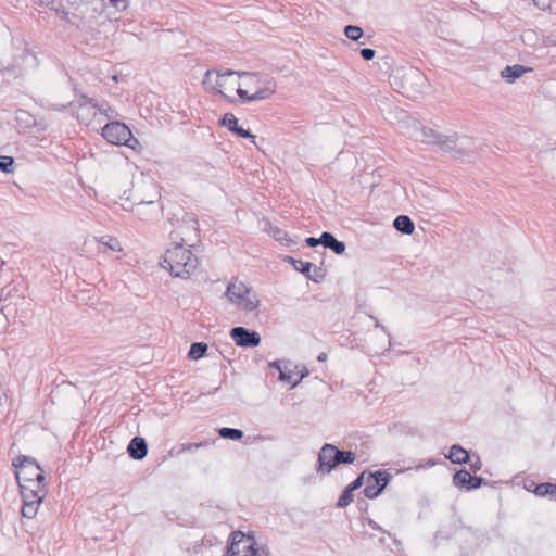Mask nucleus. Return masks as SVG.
Segmentation results:
<instances>
[{
	"label": "nucleus",
	"mask_w": 556,
	"mask_h": 556,
	"mask_svg": "<svg viewBox=\"0 0 556 556\" xmlns=\"http://www.w3.org/2000/svg\"><path fill=\"white\" fill-rule=\"evenodd\" d=\"M356 459L353 451L340 450L333 444L325 443L317 458L316 471L320 475H329L339 465H350Z\"/></svg>",
	"instance_id": "obj_3"
},
{
	"label": "nucleus",
	"mask_w": 556,
	"mask_h": 556,
	"mask_svg": "<svg viewBox=\"0 0 556 556\" xmlns=\"http://www.w3.org/2000/svg\"><path fill=\"white\" fill-rule=\"evenodd\" d=\"M97 114V110L85 111V118L79 119L80 122L88 123L91 117H94Z\"/></svg>",
	"instance_id": "obj_40"
},
{
	"label": "nucleus",
	"mask_w": 556,
	"mask_h": 556,
	"mask_svg": "<svg viewBox=\"0 0 556 556\" xmlns=\"http://www.w3.org/2000/svg\"><path fill=\"white\" fill-rule=\"evenodd\" d=\"M422 138L419 141H422L426 144H440V138L438 135L433 132L432 129H422L421 131Z\"/></svg>",
	"instance_id": "obj_33"
},
{
	"label": "nucleus",
	"mask_w": 556,
	"mask_h": 556,
	"mask_svg": "<svg viewBox=\"0 0 556 556\" xmlns=\"http://www.w3.org/2000/svg\"><path fill=\"white\" fill-rule=\"evenodd\" d=\"M447 458L454 464H465L469 459V453L459 445L450 448Z\"/></svg>",
	"instance_id": "obj_18"
},
{
	"label": "nucleus",
	"mask_w": 556,
	"mask_h": 556,
	"mask_svg": "<svg viewBox=\"0 0 556 556\" xmlns=\"http://www.w3.org/2000/svg\"><path fill=\"white\" fill-rule=\"evenodd\" d=\"M359 53L365 61H371L376 55V51L371 48H363Z\"/></svg>",
	"instance_id": "obj_36"
},
{
	"label": "nucleus",
	"mask_w": 556,
	"mask_h": 556,
	"mask_svg": "<svg viewBox=\"0 0 556 556\" xmlns=\"http://www.w3.org/2000/svg\"><path fill=\"white\" fill-rule=\"evenodd\" d=\"M274 93H275V89L269 86H265L264 88L256 90L252 94H250L248 92V90H245V89H242V88L237 89V94L240 98L241 102H243V103L266 100Z\"/></svg>",
	"instance_id": "obj_14"
},
{
	"label": "nucleus",
	"mask_w": 556,
	"mask_h": 556,
	"mask_svg": "<svg viewBox=\"0 0 556 556\" xmlns=\"http://www.w3.org/2000/svg\"><path fill=\"white\" fill-rule=\"evenodd\" d=\"M453 483L459 489L473 490L481 485L482 478L475 477L467 470L462 469L454 475Z\"/></svg>",
	"instance_id": "obj_13"
},
{
	"label": "nucleus",
	"mask_w": 556,
	"mask_h": 556,
	"mask_svg": "<svg viewBox=\"0 0 556 556\" xmlns=\"http://www.w3.org/2000/svg\"><path fill=\"white\" fill-rule=\"evenodd\" d=\"M270 366L278 369L279 380L289 383L291 389L300 383V379H292V372L290 370H287V366L282 368L279 362H275Z\"/></svg>",
	"instance_id": "obj_23"
},
{
	"label": "nucleus",
	"mask_w": 556,
	"mask_h": 556,
	"mask_svg": "<svg viewBox=\"0 0 556 556\" xmlns=\"http://www.w3.org/2000/svg\"><path fill=\"white\" fill-rule=\"evenodd\" d=\"M379 543L384 544V543H386V536H381V538L379 539Z\"/></svg>",
	"instance_id": "obj_46"
},
{
	"label": "nucleus",
	"mask_w": 556,
	"mask_h": 556,
	"mask_svg": "<svg viewBox=\"0 0 556 556\" xmlns=\"http://www.w3.org/2000/svg\"><path fill=\"white\" fill-rule=\"evenodd\" d=\"M15 169V160L13 156L0 155V170L5 174H12Z\"/></svg>",
	"instance_id": "obj_29"
},
{
	"label": "nucleus",
	"mask_w": 556,
	"mask_h": 556,
	"mask_svg": "<svg viewBox=\"0 0 556 556\" xmlns=\"http://www.w3.org/2000/svg\"><path fill=\"white\" fill-rule=\"evenodd\" d=\"M391 479L392 476L387 470L379 469L369 473L366 478V486L363 490L364 495L370 500L378 497Z\"/></svg>",
	"instance_id": "obj_9"
},
{
	"label": "nucleus",
	"mask_w": 556,
	"mask_h": 556,
	"mask_svg": "<svg viewBox=\"0 0 556 556\" xmlns=\"http://www.w3.org/2000/svg\"><path fill=\"white\" fill-rule=\"evenodd\" d=\"M101 135L109 143L116 146L134 148L131 142L138 143V140L132 136L130 129L121 122H110L105 124Z\"/></svg>",
	"instance_id": "obj_5"
},
{
	"label": "nucleus",
	"mask_w": 556,
	"mask_h": 556,
	"mask_svg": "<svg viewBox=\"0 0 556 556\" xmlns=\"http://www.w3.org/2000/svg\"><path fill=\"white\" fill-rule=\"evenodd\" d=\"M267 225L269 226V233L270 236L278 242L290 247L291 244H294L295 242L289 238L288 232L279 227L273 226L269 222H267Z\"/></svg>",
	"instance_id": "obj_20"
},
{
	"label": "nucleus",
	"mask_w": 556,
	"mask_h": 556,
	"mask_svg": "<svg viewBox=\"0 0 556 556\" xmlns=\"http://www.w3.org/2000/svg\"><path fill=\"white\" fill-rule=\"evenodd\" d=\"M161 198L159 191H154L153 195L149 199L136 193L134 195L135 203L130 211L141 220H151L159 216L161 207L157 200Z\"/></svg>",
	"instance_id": "obj_7"
},
{
	"label": "nucleus",
	"mask_w": 556,
	"mask_h": 556,
	"mask_svg": "<svg viewBox=\"0 0 556 556\" xmlns=\"http://www.w3.org/2000/svg\"><path fill=\"white\" fill-rule=\"evenodd\" d=\"M12 465L15 468V477L17 481L45 477L43 469L31 456L18 455L13 459Z\"/></svg>",
	"instance_id": "obj_8"
},
{
	"label": "nucleus",
	"mask_w": 556,
	"mask_h": 556,
	"mask_svg": "<svg viewBox=\"0 0 556 556\" xmlns=\"http://www.w3.org/2000/svg\"><path fill=\"white\" fill-rule=\"evenodd\" d=\"M215 73L213 72V77L211 78V83H214Z\"/></svg>",
	"instance_id": "obj_47"
},
{
	"label": "nucleus",
	"mask_w": 556,
	"mask_h": 556,
	"mask_svg": "<svg viewBox=\"0 0 556 556\" xmlns=\"http://www.w3.org/2000/svg\"><path fill=\"white\" fill-rule=\"evenodd\" d=\"M307 375H308V370H307V369H304V371H301V375H300V377H299L298 379H300V381H301V380H302L304 377H306Z\"/></svg>",
	"instance_id": "obj_44"
},
{
	"label": "nucleus",
	"mask_w": 556,
	"mask_h": 556,
	"mask_svg": "<svg viewBox=\"0 0 556 556\" xmlns=\"http://www.w3.org/2000/svg\"><path fill=\"white\" fill-rule=\"evenodd\" d=\"M393 227L403 235H412L415 231V224L407 215H399L393 220Z\"/></svg>",
	"instance_id": "obj_17"
},
{
	"label": "nucleus",
	"mask_w": 556,
	"mask_h": 556,
	"mask_svg": "<svg viewBox=\"0 0 556 556\" xmlns=\"http://www.w3.org/2000/svg\"><path fill=\"white\" fill-rule=\"evenodd\" d=\"M208 345L204 342H194L191 344L188 352V358L198 361L202 358L207 352Z\"/></svg>",
	"instance_id": "obj_26"
},
{
	"label": "nucleus",
	"mask_w": 556,
	"mask_h": 556,
	"mask_svg": "<svg viewBox=\"0 0 556 556\" xmlns=\"http://www.w3.org/2000/svg\"><path fill=\"white\" fill-rule=\"evenodd\" d=\"M127 452L132 459L141 460L148 454V444L143 438L135 437L130 440Z\"/></svg>",
	"instance_id": "obj_15"
},
{
	"label": "nucleus",
	"mask_w": 556,
	"mask_h": 556,
	"mask_svg": "<svg viewBox=\"0 0 556 556\" xmlns=\"http://www.w3.org/2000/svg\"><path fill=\"white\" fill-rule=\"evenodd\" d=\"M109 2L119 11H124L128 7L127 0H109Z\"/></svg>",
	"instance_id": "obj_38"
},
{
	"label": "nucleus",
	"mask_w": 556,
	"mask_h": 556,
	"mask_svg": "<svg viewBox=\"0 0 556 556\" xmlns=\"http://www.w3.org/2000/svg\"><path fill=\"white\" fill-rule=\"evenodd\" d=\"M23 505L21 508L24 518L31 519L37 515L38 508L47 495L45 477L17 481Z\"/></svg>",
	"instance_id": "obj_2"
},
{
	"label": "nucleus",
	"mask_w": 556,
	"mask_h": 556,
	"mask_svg": "<svg viewBox=\"0 0 556 556\" xmlns=\"http://www.w3.org/2000/svg\"><path fill=\"white\" fill-rule=\"evenodd\" d=\"M217 431L220 438L232 441H239L244 435L242 430L236 428L223 427L219 428Z\"/></svg>",
	"instance_id": "obj_27"
},
{
	"label": "nucleus",
	"mask_w": 556,
	"mask_h": 556,
	"mask_svg": "<svg viewBox=\"0 0 556 556\" xmlns=\"http://www.w3.org/2000/svg\"><path fill=\"white\" fill-rule=\"evenodd\" d=\"M172 238H179L180 242H175L166 250L161 265L174 277L188 278L198 267L199 260L185 247V239L180 237V232H172Z\"/></svg>",
	"instance_id": "obj_1"
},
{
	"label": "nucleus",
	"mask_w": 556,
	"mask_h": 556,
	"mask_svg": "<svg viewBox=\"0 0 556 556\" xmlns=\"http://www.w3.org/2000/svg\"><path fill=\"white\" fill-rule=\"evenodd\" d=\"M232 134L237 135L239 138H248V139H251L252 142L255 144V136L249 130V129H244L242 128L241 126H237Z\"/></svg>",
	"instance_id": "obj_35"
},
{
	"label": "nucleus",
	"mask_w": 556,
	"mask_h": 556,
	"mask_svg": "<svg viewBox=\"0 0 556 556\" xmlns=\"http://www.w3.org/2000/svg\"><path fill=\"white\" fill-rule=\"evenodd\" d=\"M387 534H388L389 539H391V540H392L393 544H394L396 547H399V548H400V547H401V541H400V540H397L396 538L392 536V534H391V533H387Z\"/></svg>",
	"instance_id": "obj_42"
},
{
	"label": "nucleus",
	"mask_w": 556,
	"mask_h": 556,
	"mask_svg": "<svg viewBox=\"0 0 556 556\" xmlns=\"http://www.w3.org/2000/svg\"><path fill=\"white\" fill-rule=\"evenodd\" d=\"M343 33L346 38H349L352 41L359 42L361 45H365L366 41H361L362 38H364V31L359 26L356 25H346L343 29Z\"/></svg>",
	"instance_id": "obj_25"
},
{
	"label": "nucleus",
	"mask_w": 556,
	"mask_h": 556,
	"mask_svg": "<svg viewBox=\"0 0 556 556\" xmlns=\"http://www.w3.org/2000/svg\"><path fill=\"white\" fill-rule=\"evenodd\" d=\"M323 247L330 249L338 255H342L345 252V243L338 240L331 232H323Z\"/></svg>",
	"instance_id": "obj_16"
},
{
	"label": "nucleus",
	"mask_w": 556,
	"mask_h": 556,
	"mask_svg": "<svg viewBox=\"0 0 556 556\" xmlns=\"http://www.w3.org/2000/svg\"><path fill=\"white\" fill-rule=\"evenodd\" d=\"M305 243L307 247L309 248H315L319 244L323 245V235L319 237V238H315V237H307L305 239Z\"/></svg>",
	"instance_id": "obj_37"
},
{
	"label": "nucleus",
	"mask_w": 556,
	"mask_h": 556,
	"mask_svg": "<svg viewBox=\"0 0 556 556\" xmlns=\"http://www.w3.org/2000/svg\"><path fill=\"white\" fill-rule=\"evenodd\" d=\"M99 242L108 247L112 251H121L122 247L117 238L112 236H103L99 239Z\"/></svg>",
	"instance_id": "obj_32"
},
{
	"label": "nucleus",
	"mask_w": 556,
	"mask_h": 556,
	"mask_svg": "<svg viewBox=\"0 0 556 556\" xmlns=\"http://www.w3.org/2000/svg\"><path fill=\"white\" fill-rule=\"evenodd\" d=\"M367 523L371 529L380 531L382 533H387L375 520L368 519Z\"/></svg>",
	"instance_id": "obj_39"
},
{
	"label": "nucleus",
	"mask_w": 556,
	"mask_h": 556,
	"mask_svg": "<svg viewBox=\"0 0 556 556\" xmlns=\"http://www.w3.org/2000/svg\"><path fill=\"white\" fill-rule=\"evenodd\" d=\"M327 358H328V355H327V353H325V352H321V353L317 356V361H318V362H325Z\"/></svg>",
	"instance_id": "obj_43"
},
{
	"label": "nucleus",
	"mask_w": 556,
	"mask_h": 556,
	"mask_svg": "<svg viewBox=\"0 0 556 556\" xmlns=\"http://www.w3.org/2000/svg\"><path fill=\"white\" fill-rule=\"evenodd\" d=\"M219 126L226 127L230 132L238 126V118L232 113H226L218 122Z\"/></svg>",
	"instance_id": "obj_30"
},
{
	"label": "nucleus",
	"mask_w": 556,
	"mask_h": 556,
	"mask_svg": "<svg viewBox=\"0 0 556 556\" xmlns=\"http://www.w3.org/2000/svg\"><path fill=\"white\" fill-rule=\"evenodd\" d=\"M530 71V68H526L525 66L522 65H513V66H506L503 71H502V76L504 78H507L509 79L510 81L515 80L516 78H519L522 74H525L526 72Z\"/></svg>",
	"instance_id": "obj_24"
},
{
	"label": "nucleus",
	"mask_w": 556,
	"mask_h": 556,
	"mask_svg": "<svg viewBox=\"0 0 556 556\" xmlns=\"http://www.w3.org/2000/svg\"><path fill=\"white\" fill-rule=\"evenodd\" d=\"M229 334L236 345L241 348H256L262 340L261 334L256 330L242 326L233 327Z\"/></svg>",
	"instance_id": "obj_11"
},
{
	"label": "nucleus",
	"mask_w": 556,
	"mask_h": 556,
	"mask_svg": "<svg viewBox=\"0 0 556 556\" xmlns=\"http://www.w3.org/2000/svg\"><path fill=\"white\" fill-rule=\"evenodd\" d=\"M78 110H77V118H85V111L93 110V104H97V101L93 98H89L86 94H79L77 99Z\"/></svg>",
	"instance_id": "obj_19"
},
{
	"label": "nucleus",
	"mask_w": 556,
	"mask_h": 556,
	"mask_svg": "<svg viewBox=\"0 0 556 556\" xmlns=\"http://www.w3.org/2000/svg\"><path fill=\"white\" fill-rule=\"evenodd\" d=\"M93 110H97L100 114L105 115L108 118H114L117 114L115 110L106 102L93 104Z\"/></svg>",
	"instance_id": "obj_31"
},
{
	"label": "nucleus",
	"mask_w": 556,
	"mask_h": 556,
	"mask_svg": "<svg viewBox=\"0 0 556 556\" xmlns=\"http://www.w3.org/2000/svg\"><path fill=\"white\" fill-rule=\"evenodd\" d=\"M233 74H238L239 76L248 75V76H251V77H256L255 74L239 73V72H235V71H231V70H227L223 74L216 73V75L214 77V83H211V78L213 77V71H207L205 73V76H204V79H203V85H205V86L210 87L211 89H213L214 91L218 92L219 94H222L225 99L229 100L230 102H235L236 101L235 99H230L222 90L224 85H225V78L227 76H231Z\"/></svg>",
	"instance_id": "obj_12"
},
{
	"label": "nucleus",
	"mask_w": 556,
	"mask_h": 556,
	"mask_svg": "<svg viewBox=\"0 0 556 556\" xmlns=\"http://www.w3.org/2000/svg\"><path fill=\"white\" fill-rule=\"evenodd\" d=\"M353 493L354 491L346 485L338 498L337 507L345 508L346 506H349L353 502Z\"/></svg>",
	"instance_id": "obj_28"
},
{
	"label": "nucleus",
	"mask_w": 556,
	"mask_h": 556,
	"mask_svg": "<svg viewBox=\"0 0 556 556\" xmlns=\"http://www.w3.org/2000/svg\"><path fill=\"white\" fill-rule=\"evenodd\" d=\"M533 493L536 496H548L551 500L556 501V484L551 482L540 483L535 485Z\"/></svg>",
	"instance_id": "obj_21"
},
{
	"label": "nucleus",
	"mask_w": 556,
	"mask_h": 556,
	"mask_svg": "<svg viewBox=\"0 0 556 556\" xmlns=\"http://www.w3.org/2000/svg\"><path fill=\"white\" fill-rule=\"evenodd\" d=\"M225 295L232 304L241 306L247 312L255 311L260 305L256 293L243 282H230Z\"/></svg>",
	"instance_id": "obj_4"
},
{
	"label": "nucleus",
	"mask_w": 556,
	"mask_h": 556,
	"mask_svg": "<svg viewBox=\"0 0 556 556\" xmlns=\"http://www.w3.org/2000/svg\"><path fill=\"white\" fill-rule=\"evenodd\" d=\"M208 444H210V441H203V442H199V443H182L177 446H174L169 451V455L170 456H179L184 452H187V451L192 452L199 447L207 446Z\"/></svg>",
	"instance_id": "obj_22"
},
{
	"label": "nucleus",
	"mask_w": 556,
	"mask_h": 556,
	"mask_svg": "<svg viewBox=\"0 0 556 556\" xmlns=\"http://www.w3.org/2000/svg\"><path fill=\"white\" fill-rule=\"evenodd\" d=\"M283 262L293 266V268L303 274L307 279L314 282H320L324 280L326 276V270L321 267L314 265L311 262H305L302 260H296L292 256L286 255L283 256Z\"/></svg>",
	"instance_id": "obj_10"
},
{
	"label": "nucleus",
	"mask_w": 556,
	"mask_h": 556,
	"mask_svg": "<svg viewBox=\"0 0 556 556\" xmlns=\"http://www.w3.org/2000/svg\"><path fill=\"white\" fill-rule=\"evenodd\" d=\"M256 542L251 536H244L242 532L233 534V541L229 547V556H270L266 547H256Z\"/></svg>",
	"instance_id": "obj_6"
},
{
	"label": "nucleus",
	"mask_w": 556,
	"mask_h": 556,
	"mask_svg": "<svg viewBox=\"0 0 556 556\" xmlns=\"http://www.w3.org/2000/svg\"><path fill=\"white\" fill-rule=\"evenodd\" d=\"M37 3L39 5H47L52 9V4L54 3V0H37Z\"/></svg>",
	"instance_id": "obj_41"
},
{
	"label": "nucleus",
	"mask_w": 556,
	"mask_h": 556,
	"mask_svg": "<svg viewBox=\"0 0 556 556\" xmlns=\"http://www.w3.org/2000/svg\"><path fill=\"white\" fill-rule=\"evenodd\" d=\"M375 326H376V327H380L381 329H383V330H384V327H383V326H381L377 319H375Z\"/></svg>",
	"instance_id": "obj_45"
},
{
	"label": "nucleus",
	"mask_w": 556,
	"mask_h": 556,
	"mask_svg": "<svg viewBox=\"0 0 556 556\" xmlns=\"http://www.w3.org/2000/svg\"><path fill=\"white\" fill-rule=\"evenodd\" d=\"M367 475V470H364L361 475H358L355 480H353L350 484H348V486L353 490V491H356L358 490L364 483H366V477Z\"/></svg>",
	"instance_id": "obj_34"
}]
</instances>
